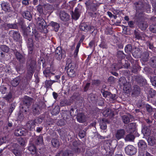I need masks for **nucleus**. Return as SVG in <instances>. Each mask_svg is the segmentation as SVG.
Instances as JSON below:
<instances>
[{
	"instance_id": "obj_1",
	"label": "nucleus",
	"mask_w": 156,
	"mask_h": 156,
	"mask_svg": "<svg viewBox=\"0 0 156 156\" xmlns=\"http://www.w3.org/2000/svg\"><path fill=\"white\" fill-rule=\"evenodd\" d=\"M32 99L28 96H25L23 100V106L22 107V112L26 115L28 112L29 107L32 103Z\"/></svg>"
},
{
	"instance_id": "obj_8",
	"label": "nucleus",
	"mask_w": 156,
	"mask_h": 156,
	"mask_svg": "<svg viewBox=\"0 0 156 156\" xmlns=\"http://www.w3.org/2000/svg\"><path fill=\"white\" fill-rule=\"evenodd\" d=\"M63 56V51L60 47H58L55 50V57L58 60H61Z\"/></svg>"
},
{
	"instance_id": "obj_17",
	"label": "nucleus",
	"mask_w": 156,
	"mask_h": 156,
	"mask_svg": "<svg viewBox=\"0 0 156 156\" xmlns=\"http://www.w3.org/2000/svg\"><path fill=\"white\" fill-rule=\"evenodd\" d=\"M25 133L24 129H19L15 130L14 134L16 136H19L23 135Z\"/></svg>"
},
{
	"instance_id": "obj_53",
	"label": "nucleus",
	"mask_w": 156,
	"mask_h": 156,
	"mask_svg": "<svg viewBox=\"0 0 156 156\" xmlns=\"http://www.w3.org/2000/svg\"><path fill=\"white\" fill-rule=\"evenodd\" d=\"M109 111L108 109H106L103 112V115H104L105 116H107L109 114Z\"/></svg>"
},
{
	"instance_id": "obj_25",
	"label": "nucleus",
	"mask_w": 156,
	"mask_h": 156,
	"mask_svg": "<svg viewBox=\"0 0 156 156\" xmlns=\"http://www.w3.org/2000/svg\"><path fill=\"white\" fill-rule=\"evenodd\" d=\"M23 16L25 18L28 20L31 18L32 17L30 12L28 11H25L22 13Z\"/></svg>"
},
{
	"instance_id": "obj_51",
	"label": "nucleus",
	"mask_w": 156,
	"mask_h": 156,
	"mask_svg": "<svg viewBox=\"0 0 156 156\" xmlns=\"http://www.w3.org/2000/svg\"><path fill=\"white\" fill-rule=\"evenodd\" d=\"M12 98V94L10 93H9L8 95L4 98L5 99L7 100V101H9V100Z\"/></svg>"
},
{
	"instance_id": "obj_43",
	"label": "nucleus",
	"mask_w": 156,
	"mask_h": 156,
	"mask_svg": "<svg viewBox=\"0 0 156 156\" xmlns=\"http://www.w3.org/2000/svg\"><path fill=\"white\" fill-rule=\"evenodd\" d=\"M6 89V87L4 86H0V92L2 94H4L5 93Z\"/></svg>"
},
{
	"instance_id": "obj_31",
	"label": "nucleus",
	"mask_w": 156,
	"mask_h": 156,
	"mask_svg": "<svg viewBox=\"0 0 156 156\" xmlns=\"http://www.w3.org/2000/svg\"><path fill=\"white\" fill-rule=\"evenodd\" d=\"M60 110V108L58 106H56L52 110L51 113L52 115H56L58 113Z\"/></svg>"
},
{
	"instance_id": "obj_59",
	"label": "nucleus",
	"mask_w": 156,
	"mask_h": 156,
	"mask_svg": "<svg viewBox=\"0 0 156 156\" xmlns=\"http://www.w3.org/2000/svg\"><path fill=\"white\" fill-rule=\"evenodd\" d=\"M15 108V106L13 105H12L9 109V112L10 113H11L13 112V110Z\"/></svg>"
},
{
	"instance_id": "obj_4",
	"label": "nucleus",
	"mask_w": 156,
	"mask_h": 156,
	"mask_svg": "<svg viewBox=\"0 0 156 156\" xmlns=\"http://www.w3.org/2000/svg\"><path fill=\"white\" fill-rule=\"evenodd\" d=\"M68 68L67 71L68 74L71 77H74L75 76L74 65H73L72 63H70L68 64Z\"/></svg>"
},
{
	"instance_id": "obj_52",
	"label": "nucleus",
	"mask_w": 156,
	"mask_h": 156,
	"mask_svg": "<svg viewBox=\"0 0 156 156\" xmlns=\"http://www.w3.org/2000/svg\"><path fill=\"white\" fill-rule=\"evenodd\" d=\"M85 133L84 131H80L79 133V136L81 138H83L85 136Z\"/></svg>"
},
{
	"instance_id": "obj_7",
	"label": "nucleus",
	"mask_w": 156,
	"mask_h": 156,
	"mask_svg": "<svg viewBox=\"0 0 156 156\" xmlns=\"http://www.w3.org/2000/svg\"><path fill=\"white\" fill-rule=\"evenodd\" d=\"M138 145L139 147V151L142 153H143L146 149L147 147L146 143L143 140H140L138 144Z\"/></svg>"
},
{
	"instance_id": "obj_55",
	"label": "nucleus",
	"mask_w": 156,
	"mask_h": 156,
	"mask_svg": "<svg viewBox=\"0 0 156 156\" xmlns=\"http://www.w3.org/2000/svg\"><path fill=\"white\" fill-rule=\"evenodd\" d=\"M146 108L147 111L149 112H151L152 109L151 106L148 105H146Z\"/></svg>"
},
{
	"instance_id": "obj_26",
	"label": "nucleus",
	"mask_w": 156,
	"mask_h": 156,
	"mask_svg": "<svg viewBox=\"0 0 156 156\" xmlns=\"http://www.w3.org/2000/svg\"><path fill=\"white\" fill-rule=\"evenodd\" d=\"M52 146L55 147H58L59 146V142L58 140L56 139H53L51 140Z\"/></svg>"
},
{
	"instance_id": "obj_49",
	"label": "nucleus",
	"mask_w": 156,
	"mask_h": 156,
	"mask_svg": "<svg viewBox=\"0 0 156 156\" xmlns=\"http://www.w3.org/2000/svg\"><path fill=\"white\" fill-rule=\"evenodd\" d=\"M102 95L105 98H107L108 96H109L111 97V94L107 91H105L102 92Z\"/></svg>"
},
{
	"instance_id": "obj_45",
	"label": "nucleus",
	"mask_w": 156,
	"mask_h": 156,
	"mask_svg": "<svg viewBox=\"0 0 156 156\" xmlns=\"http://www.w3.org/2000/svg\"><path fill=\"white\" fill-rule=\"evenodd\" d=\"M150 30L154 33H156V25H152L150 27Z\"/></svg>"
},
{
	"instance_id": "obj_38",
	"label": "nucleus",
	"mask_w": 156,
	"mask_h": 156,
	"mask_svg": "<svg viewBox=\"0 0 156 156\" xmlns=\"http://www.w3.org/2000/svg\"><path fill=\"white\" fill-rule=\"evenodd\" d=\"M133 90V94H138L140 92V88L139 87L136 85L134 86V89Z\"/></svg>"
},
{
	"instance_id": "obj_18",
	"label": "nucleus",
	"mask_w": 156,
	"mask_h": 156,
	"mask_svg": "<svg viewBox=\"0 0 156 156\" xmlns=\"http://www.w3.org/2000/svg\"><path fill=\"white\" fill-rule=\"evenodd\" d=\"M58 155H62V156H73V154L70 151H66L64 152L60 151L58 153Z\"/></svg>"
},
{
	"instance_id": "obj_61",
	"label": "nucleus",
	"mask_w": 156,
	"mask_h": 156,
	"mask_svg": "<svg viewBox=\"0 0 156 156\" xmlns=\"http://www.w3.org/2000/svg\"><path fill=\"white\" fill-rule=\"evenodd\" d=\"M128 24L130 27H133V23L132 21H129L128 23Z\"/></svg>"
},
{
	"instance_id": "obj_27",
	"label": "nucleus",
	"mask_w": 156,
	"mask_h": 156,
	"mask_svg": "<svg viewBox=\"0 0 156 156\" xmlns=\"http://www.w3.org/2000/svg\"><path fill=\"white\" fill-rule=\"evenodd\" d=\"M29 150L32 154L35 155L37 153L36 149L34 145H31L28 147Z\"/></svg>"
},
{
	"instance_id": "obj_30",
	"label": "nucleus",
	"mask_w": 156,
	"mask_h": 156,
	"mask_svg": "<svg viewBox=\"0 0 156 156\" xmlns=\"http://www.w3.org/2000/svg\"><path fill=\"white\" fill-rule=\"evenodd\" d=\"M43 137L42 135H40L37 137L35 144L37 145H40L42 144L43 143Z\"/></svg>"
},
{
	"instance_id": "obj_33",
	"label": "nucleus",
	"mask_w": 156,
	"mask_h": 156,
	"mask_svg": "<svg viewBox=\"0 0 156 156\" xmlns=\"http://www.w3.org/2000/svg\"><path fill=\"white\" fill-rule=\"evenodd\" d=\"M89 99H90L94 103L97 101V96L95 94H91L89 97Z\"/></svg>"
},
{
	"instance_id": "obj_50",
	"label": "nucleus",
	"mask_w": 156,
	"mask_h": 156,
	"mask_svg": "<svg viewBox=\"0 0 156 156\" xmlns=\"http://www.w3.org/2000/svg\"><path fill=\"white\" fill-rule=\"evenodd\" d=\"M45 8L47 10H51L52 8V5H49V4H47L45 5Z\"/></svg>"
},
{
	"instance_id": "obj_60",
	"label": "nucleus",
	"mask_w": 156,
	"mask_h": 156,
	"mask_svg": "<svg viewBox=\"0 0 156 156\" xmlns=\"http://www.w3.org/2000/svg\"><path fill=\"white\" fill-rule=\"evenodd\" d=\"M90 85V83H87L85 85L84 88V91H86L88 89Z\"/></svg>"
},
{
	"instance_id": "obj_42",
	"label": "nucleus",
	"mask_w": 156,
	"mask_h": 156,
	"mask_svg": "<svg viewBox=\"0 0 156 156\" xmlns=\"http://www.w3.org/2000/svg\"><path fill=\"white\" fill-rule=\"evenodd\" d=\"M99 46L102 48H107V45L106 43L104 41H102L101 43L99 45Z\"/></svg>"
},
{
	"instance_id": "obj_34",
	"label": "nucleus",
	"mask_w": 156,
	"mask_h": 156,
	"mask_svg": "<svg viewBox=\"0 0 156 156\" xmlns=\"http://www.w3.org/2000/svg\"><path fill=\"white\" fill-rule=\"evenodd\" d=\"M122 119L123 122L125 123H128L130 121V116L125 115L122 116Z\"/></svg>"
},
{
	"instance_id": "obj_22",
	"label": "nucleus",
	"mask_w": 156,
	"mask_h": 156,
	"mask_svg": "<svg viewBox=\"0 0 156 156\" xmlns=\"http://www.w3.org/2000/svg\"><path fill=\"white\" fill-rule=\"evenodd\" d=\"M148 144L151 146H153L156 143V140L155 136H151L149 137L148 139Z\"/></svg>"
},
{
	"instance_id": "obj_28",
	"label": "nucleus",
	"mask_w": 156,
	"mask_h": 156,
	"mask_svg": "<svg viewBox=\"0 0 156 156\" xmlns=\"http://www.w3.org/2000/svg\"><path fill=\"white\" fill-rule=\"evenodd\" d=\"M70 102L66 99H64L62 100L60 102V105L61 106H65L68 105H70Z\"/></svg>"
},
{
	"instance_id": "obj_58",
	"label": "nucleus",
	"mask_w": 156,
	"mask_h": 156,
	"mask_svg": "<svg viewBox=\"0 0 156 156\" xmlns=\"http://www.w3.org/2000/svg\"><path fill=\"white\" fill-rule=\"evenodd\" d=\"M135 125V124L134 123H132L129 124L128 125V126L129 129H134Z\"/></svg>"
},
{
	"instance_id": "obj_23",
	"label": "nucleus",
	"mask_w": 156,
	"mask_h": 156,
	"mask_svg": "<svg viewBox=\"0 0 156 156\" xmlns=\"http://www.w3.org/2000/svg\"><path fill=\"white\" fill-rule=\"evenodd\" d=\"M49 26L52 27L55 32H57L58 30L59 27V24L53 21L49 23Z\"/></svg>"
},
{
	"instance_id": "obj_19",
	"label": "nucleus",
	"mask_w": 156,
	"mask_h": 156,
	"mask_svg": "<svg viewBox=\"0 0 156 156\" xmlns=\"http://www.w3.org/2000/svg\"><path fill=\"white\" fill-rule=\"evenodd\" d=\"M33 24H30L27 28L24 31V37H27L29 34V33L31 32L33 30V28L32 27Z\"/></svg>"
},
{
	"instance_id": "obj_12",
	"label": "nucleus",
	"mask_w": 156,
	"mask_h": 156,
	"mask_svg": "<svg viewBox=\"0 0 156 156\" xmlns=\"http://www.w3.org/2000/svg\"><path fill=\"white\" fill-rule=\"evenodd\" d=\"M77 121L80 122H83L86 121V117L83 113H80L77 116Z\"/></svg>"
},
{
	"instance_id": "obj_24",
	"label": "nucleus",
	"mask_w": 156,
	"mask_h": 156,
	"mask_svg": "<svg viewBox=\"0 0 156 156\" xmlns=\"http://www.w3.org/2000/svg\"><path fill=\"white\" fill-rule=\"evenodd\" d=\"M29 41L28 43V48L29 51V52L31 53L33 50V43L32 40L30 39L28 40Z\"/></svg>"
},
{
	"instance_id": "obj_56",
	"label": "nucleus",
	"mask_w": 156,
	"mask_h": 156,
	"mask_svg": "<svg viewBox=\"0 0 156 156\" xmlns=\"http://www.w3.org/2000/svg\"><path fill=\"white\" fill-rule=\"evenodd\" d=\"M30 0H23L22 1V3L23 5H28L29 4V1Z\"/></svg>"
},
{
	"instance_id": "obj_15",
	"label": "nucleus",
	"mask_w": 156,
	"mask_h": 156,
	"mask_svg": "<svg viewBox=\"0 0 156 156\" xmlns=\"http://www.w3.org/2000/svg\"><path fill=\"white\" fill-rule=\"evenodd\" d=\"M20 81V77L18 76L15 78L11 81V84L13 87H16L19 84Z\"/></svg>"
},
{
	"instance_id": "obj_11",
	"label": "nucleus",
	"mask_w": 156,
	"mask_h": 156,
	"mask_svg": "<svg viewBox=\"0 0 156 156\" xmlns=\"http://www.w3.org/2000/svg\"><path fill=\"white\" fill-rule=\"evenodd\" d=\"M12 37L14 40L16 41H20L21 36L20 34L18 32L14 31H12Z\"/></svg>"
},
{
	"instance_id": "obj_41",
	"label": "nucleus",
	"mask_w": 156,
	"mask_h": 156,
	"mask_svg": "<svg viewBox=\"0 0 156 156\" xmlns=\"http://www.w3.org/2000/svg\"><path fill=\"white\" fill-rule=\"evenodd\" d=\"M125 52L127 53L130 52L132 50V46L130 44L126 45L125 48Z\"/></svg>"
},
{
	"instance_id": "obj_16",
	"label": "nucleus",
	"mask_w": 156,
	"mask_h": 156,
	"mask_svg": "<svg viewBox=\"0 0 156 156\" xmlns=\"http://www.w3.org/2000/svg\"><path fill=\"white\" fill-rule=\"evenodd\" d=\"M2 9L5 12H10L11 11L9 5L6 3H3L1 4Z\"/></svg>"
},
{
	"instance_id": "obj_20",
	"label": "nucleus",
	"mask_w": 156,
	"mask_h": 156,
	"mask_svg": "<svg viewBox=\"0 0 156 156\" xmlns=\"http://www.w3.org/2000/svg\"><path fill=\"white\" fill-rule=\"evenodd\" d=\"M43 74L46 77H50L52 74L54 75V73L51 72L50 69L49 68H47L43 71Z\"/></svg>"
},
{
	"instance_id": "obj_3",
	"label": "nucleus",
	"mask_w": 156,
	"mask_h": 156,
	"mask_svg": "<svg viewBox=\"0 0 156 156\" xmlns=\"http://www.w3.org/2000/svg\"><path fill=\"white\" fill-rule=\"evenodd\" d=\"M29 66L27 67L28 73L30 76L32 75L36 65V62L34 60L29 61Z\"/></svg>"
},
{
	"instance_id": "obj_13",
	"label": "nucleus",
	"mask_w": 156,
	"mask_h": 156,
	"mask_svg": "<svg viewBox=\"0 0 156 156\" xmlns=\"http://www.w3.org/2000/svg\"><path fill=\"white\" fill-rule=\"evenodd\" d=\"M27 127L29 129L31 130L34 129L35 124L34 120H31L28 122L26 124Z\"/></svg>"
},
{
	"instance_id": "obj_36",
	"label": "nucleus",
	"mask_w": 156,
	"mask_h": 156,
	"mask_svg": "<svg viewBox=\"0 0 156 156\" xmlns=\"http://www.w3.org/2000/svg\"><path fill=\"white\" fill-rule=\"evenodd\" d=\"M0 49L3 52L8 53L9 51V48L6 46L3 45L1 46Z\"/></svg>"
},
{
	"instance_id": "obj_9",
	"label": "nucleus",
	"mask_w": 156,
	"mask_h": 156,
	"mask_svg": "<svg viewBox=\"0 0 156 156\" xmlns=\"http://www.w3.org/2000/svg\"><path fill=\"white\" fill-rule=\"evenodd\" d=\"M59 16L60 19L62 21H67L69 19V16L63 11L60 12Z\"/></svg>"
},
{
	"instance_id": "obj_32",
	"label": "nucleus",
	"mask_w": 156,
	"mask_h": 156,
	"mask_svg": "<svg viewBox=\"0 0 156 156\" xmlns=\"http://www.w3.org/2000/svg\"><path fill=\"white\" fill-rule=\"evenodd\" d=\"M147 27V23L144 22H141L139 24V27L142 30L146 29Z\"/></svg>"
},
{
	"instance_id": "obj_39",
	"label": "nucleus",
	"mask_w": 156,
	"mask_h": 156,
	"mask_svg": "<svg viewBox=\"0 0 156 156\" xmlns=\"http://www.w3.org/2000/svg\"><path fill=\"white\" fill-rule=\"evenodd\" d=\"M135 5L137 9H140L143 7L142 2H136Z\"/></svg>"
},
{
	"instance_id": "obj_48",
	"label": "nucleus",
	"mask_w": 156,
	"mask_h": 156,
	"mask_svg": "<svg viewBox=\"0 0 156 156\" xmlns=\"http://www.w3.org/2000/svg\"><path fill=\"white\" fill-rule=\"evenodd\" d=\"M80 43H78L76 46V49L74 52V55L76 56L78 54V52L79 51V48L80 46Z\"/></svg>"
},
{
	"instance_id": "obj_40",
	"label": "nucleus",
	"mask_w": 156,
	"mask_h": 156,
	"mask_svg": "<svg viewBox=\"0 0 156 156\" xmlns=\"http://www.w3.org/2000/svg\"><path fill=\"white\" fill-rule=\"evenodd\" d=\"M45 83L46 87L48 88L51 87V85L52 84V82L51 80H46L45 81Z\"/></svg>"
},
{
	"instance_id": "obj_10",
	"label": "nucleus",
	"mask_w": 156,
	"mask_h": 156,
	"mask_svg": "<svg viewBox=\"0 0 156 156\" xmlns=\"http://www.w3.org/2000/svg\"><path fill=\"white\" fill-rule=\"evenodd\" d=\"M15 55L18 60H19L20 64H24L25 62V58L18 51L15 52Z\"/></svg>"
},
{
	"instance_id": "obj_63",
	"label": "nucleus",
	"mask_w": 156,
	"mask_h": 156,
	"mask_svg": "<svg viewBox=\"0 0 156 156\" xmlns=\"http://www.w3.org/2000/svg\"><path fill=\"white\" fill-rule=\"evenodd\" d=\"M114 77L111 76L108 78V80L110 82H112L114 81Z\"/></svg>"
},
{
	"instance_id": "obj_29",
	"label": "nucleus",
	"mask_w": 156,
	"mask_h": 156,
	"mask_svg": "<svg viewBox=\"0 0 156 156\" xmlns=\"http://www.w3.org/2000/svg\"><path fill=\"white\" fill-rule=\"evenodd\" d=\"M5 27L6 29H16L17 27V25L15 24H7L5 25Z\"/></svg>"
},
{
	"instance_id": "obj_54",
	"label": "nucleus",
	"mask_w": 156,
	"mask_h": 156,
	"mask_svg": "<svg viewBox=\"0 0 156 156\" xmlns=\"http://www.w3.org/2000/svg\"><path fill=\"white\" fill-rule=\"evenodd\" d=\"M13 152L15 154L16 156H20V154L19 151L14 150L13 151Z\"/></svg>"
},
{
	"instance_id": "obj_14",
	"label": "nucleus",
	"mask_w": 156,
	"mask_h": 156,
	"mask_svg": "<svg viewBox=\"0 0 156 156\" xmlns=\"http://www.w3.org/2000/svg\"><path fill=\"white\" fill-rule=\"evenodd\" d=\"M80 11L78 8H76L74 12L72 15V17L73 19L76 20L80 16Z\"/></svg>"
},
{
	"instance_id": "obj_44",
	"label": "nucleus",
	"mask_w": 156,
	"mask_h": 156,
	"mask_svg": "<svg viewBox=\"0 0 156 156\" xmlns=\"http://www.w3.org/2000/svg\"><path fill=\"white\" fill-rule=\"evenodd\" d=\"M119 80L121 82L122 84L124 86H125L126 83H127L126 79L124 77L120 78L119 79Z\"/></svg>"
},
{
	"instance_id": "obj_35",
	"label": "nucleus",
	"mask_w": 156,
	"mask_h": 156,
	"mask_svg": "<svg viewBox=\"0 0 156 156\" xmlns=\"http://www.w3.org/2000/svg\"><path fill=\"white\" fill-rule=\"evenodd\" d=\"M88 27L86 24L83 23L80 26V29L82 30L86 31L89 28Z\"/></svg>"
},
{
	"instance_id": "obj_64",
	"label": "nucleus",
	"mask_w": 156,
	"mask_h": 156,
	"mask_svg": "<svg viewBox=\"0 0 156 156\" xmlns=\"http://www.w3.org/2000/svg\"><path fill=\"white\" fill-rule=\"evenodd\" d=\"M152 5L154 9L156 11V2H154L152 3Z\"/></svg>"
},
{
	"instance_id": "obj_46",
	"label": "nucleus",
	"mask_w": 156,
	"mask_h": 156,
	"mask_svg": "<svg viewBox=\"0 0 156 156\" xmlns=\"http://www.w3.org/2000/svg\"><path fill=\"white\" fill-rule=\"evenodd\" d=\"M101 128L103 130L107 128V125L106 123L104 122H101L100 124Z\"/></svg>"
},
{
	"instance_id": "obj_62",
	"label": "nucleus",
	"mask_w": 156,
	"mask_h": 156,
	"mask_svg": "<svg viewBox=\"0 0 156 156\" xmlns=\"http://www.w3.org/2000/svg\"><path fill=\"white\" fill-rule=\"evenodd\" d=\"M135 34H136L135 35V37L137 38L138 39H141L142 37L140 36V34H139L137 33H136Z\"/></svg>"
},
{
	"instance_id": "obj_57",
	"label": "nucleus",
	"mask_w": 156,
	"mask_h": 156,
	"mask_svg": "<svg viewBox=\"0 0 156 156\" xmlns=\"http://www.w3.org/2000/svg\"><path fill=\"white\" fill-rule=\"evenodd\" d=\"M37 10L40 13H42L43 12V10L41 6L38 5L37 8Z\"/></svg>"
},
{
	"instance_id": "obj_5",
	"label": "nucleus",
	"mask_w": 156,
	"mask_h": 156,
	"mask_svg": "<svg viewBox=\"0 0 156 156\" xmlns=\"http://www.w3.org/2000/svg\"><path fill=\"white\" fill-rule=\"evenodd\" d=\"M125 133L126 132L124 129H120L118 130L115 133V137L116 140H119L123 138Z\"/></svg>"
},
{
	"instance_id": "obj_47",
	"label": "nucleus",
	"mask_w": 156,
	"mask_h": 156,
	"mask_svg": "<svg viewBox=\"0 0 156 156\" xmlns=\"http://www.w3.org/2000/svg\"><path fill=\"white\" fill-rule=\"evenodd\" d=\"M117 55L118 57L121 58L124 57V53L121 51H119L117 52Z\"/></svg>"
},
{
	"instance_id": "obj_2",
	"label": "nucleus",
	"mask_w": 156,
	"mask_h": 156,
	"mask_svg": "<svg viewBox=\"0 0 156 156\" xmlns=\"http://www.w3.org/2000/svg\"><path fill=\"white\" fill-rule=\"evenodd\" d=\"M125 151L127 154L132 155L136 154L137 150L133 146L128 145L125 147Z\"/></svg>"
},
{
	"instance_id": "obj_37",
	"label": "nucleus",
	"mask_w": 156,
	"mask_h": 156,
	"mask_svg": "<svg viewBox=\"0 0 156 156\" xmlns=\"http://www.w3.org/2000/svg\"><path fill=\"white\" fill-rule=\"evenodd\" d=\"M134 136L132 134L127 135L125 138V140L127 141H132L134 139Z\"/></svg>"
},
{
	"instance_id": "obj_6",
	"label": "nucleus",
	"mask_w": 156,
	"mask_h": 156,
	"mask_svg": "<svg viewBox=\"0 0 156 156\" xmlns=\"http://www.w3.org/2000/svg\"><path fill=\"white\" fill-rule=\"evenodd\" d=\"M37 26L41 29H43L46 26V23L44 20L42 18L38 17L37 23Z\"/></svg>"
},
{
	"instance_id": "obj_21",
	"label": "nucleus",
	"mask_w": 156,
	"mask_h": 156,
	"mask_svg": "<svg viewBox=\"0 0 156 156\" xmlns=\"http://www.w3.org/2000/svg\"><path fill=\"white\" fill-rule=\"evenodd\" d=\"M142 131L144 136H149L151 134L150 129L147 126H144Z\"/></svg>"
}]
</instances>
